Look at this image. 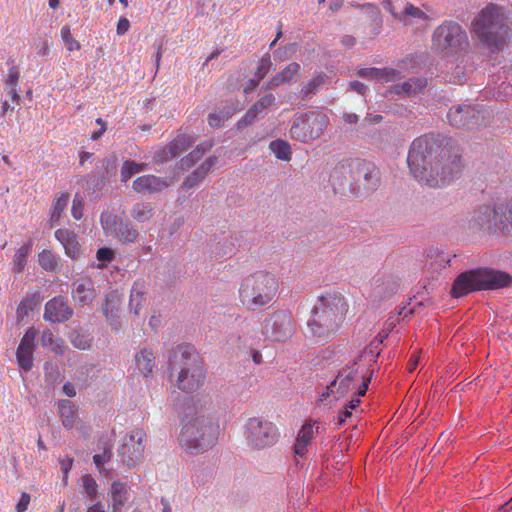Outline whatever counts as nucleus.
I'll return each mask as SVG.
<instances>
[{"mask_svg":"<svg viewBox=\"0 0 512 512\" xmlns=\"http://www.w3.org/2000/svg\"><path fill=\"white\" fill-rule=\"evenodd\" d=\"M407 163L418 182L434 188L449 184L463 170L459 149L439 144L431 135L420 136L412 142Z\"/></svg>","mask_w":512,"mask_h":512,"instance_id":"nucleus-1","label":"nucleus"},{"mask_svg":"<svg viewBox=\"0 0 512 512\" xmlns=\"http://www.w3.org/2000/svg\"><path fill=\"white\" fill-rule=\"evenodd\" d=\"M348 311L344 296L337 291H329L317 298L312 309L308 328L320 341L330 339L339 329Z\"/></svg>","mask_w":512,"mask_h":512,"instance_id":"nucleus-2","label":"nucleus"},{"mask_svg":"<svg viewBox=\"0 0 512 512\" xmlns=\"http://www.w3.org/2000/svg\"><path fill=\"white\" fill-rule=\"evenodd\" d=\"M170 375L176 374L177 387L187 393L197 391L206 378L203 363L196 349L188 344L175 347L168 357Z\"/></svg>","mask_w":512,"mask_h":512,"instance_id":"nucleus-3","label":"nucleus"},{"mask_svg":"<svg viewBox=\"0 0 512 512\" xmlns=\"http://www.w3.org/2000/svg\"><path fill=\"white\" fill-rule=\"evenodd\" d=\"M472 31L483 45L492 51L499 49L511 32L505 9L495 4L487 5L474 18Z\"/></svg>","mask_w":512,"mask_h":512,"instance_id":"nucleus-4","label":"nucleus"},{"mask_svg":"<svg viewBox=\"0 0 512 512\" xmlns=\"http://www.w3.org/2000/svg\"><path fill=\"white\" fill-rule=\"evenodd\" d=\"M511 284L512 276L509 273L488 268L472 269L455 279L451 294L459 298L473 291L500 289Z\"/></svg>","mask_w":512,"mask_h":512,"instance_id":"nucleus-5","label":"nucleus"},{"mask_svg":"<svg viewBox=\"0 0 512 512\" xmlns=\"http://www.w3.org/2000/svg\"><path fill=\"white\" fill-rule=\"evenodd\" d=\"M279 288L276 276L267 271H257L245 277L240 285V301L246 309H256L269 304Z\"/></svg>","mask_w":512,"mask_h":512,"instance_id":"nucleus-6","label":"nucleus"},{"mask_svg":"<svg viewBox=\"0 0 512 512\" xmlns=\"http://www.w3.org/2000/svg\"><path fill=\"white\" fill-rule=\"evenodd\" d=\"M218 430V425L208 418L196 417L183 425L179 441L183 448L196 454L214 444Z\"/></svg>","mask_w":512,"mask_h":512,"instance_id":"nucleus-7","label":"nucleus"},{"mask_svg":"<svg viewBox=\"0 0 512 512\" xmlns=\"http://www.w3.org/2000/svg\"><path fill=\"white\" fill-rule=\"evenodd\" d=\"M359 361L344 367L337 375L336 379L327 386L326 392L322 397L334 395L335 399L344 397L349 392L357 390L358 396H364L371 377H365L364 372L360 369Z\"/></svg>","mask_w":512,"mask_h":512,"instance_id":"nucleus-8","label":"nucleus"},{"mask_svg":"<svg viewBox=\"0 0 512 512\" xmlns=\"http://www.w3.org/2000/svg\"><path fill=\"white\" fill-rule=\"evenodd\" d=\"M329 122V117L321 112L310 111L296 115L290 128V137L303 143L317 139Z\"/></svg>","mask_w":512,"mask_h":512,"instance_id":"nucleus-9","label":"nucleus"},{"mask_svg":"<svg viewBox=\"0 0 512 512\" xmlns=\"http://www.w3.org/2000/svg\"><path fill=\"white\" fill-rule=\"evenodd\" d=\"M245 434L248 443L256 448L270 447L279 439L276 425L261 417L248 419Z\"/></svg>","mask_w":512,"mask_h":512,"instance_id":"nucleus-10","label":"nucleus"},{"mask_svg":"<svg viewBox=\"0 0 512 512\" xmlns=\"http://www.w3.org/2000/svg\"><path fill=\"white\" fill-rule=\"evenodd\" d=\"M295 331L290 312L280 310L271 313L264 321L263 335L266 339L283 342L289 340Z\"/></svg>","mask_w":512,"mask_h":512,"instance_id":"nucleus-11","label":"nucleus"},{"mask_svg":"<svg viewBox=\"0 0 512 512\" xmlns=\"http://www.w3.org/2000/svg\"><path fill=\"white\" fill-rule=\"evenodd\" d=\"M147 435L143 429H134L122 439L120 455L127 466L136 465L144 455Z\"/></svg>","mask_w":512,"mask_h":512,"instance_id":"nucleus-12","label":"nucleus"},{"mask_svg":"<svg viewBox=\"0 0 512 512\" xmlns=\"http://www.w3.org/2000/svg\"><path fill=\"white\" fill-rule=\"evenodd\" d=\"M432 41L440 49L456 48L467 42V34L460 24L450 20L435 29Z\"/></svg>","mask_w":512,"mask_h":512,"instance_id":"nucleus-13","label":"nucleus"},{"mask_svg":"<svg viewBox=\"0 0 512 512\" xmlns=\"http://www.w3.org/2000/svg\"><path fill=\"white\" fill-rule=\"evenodd\" d=\"M100 222L107 235L117 238L122 243H136L139 233L129 223L110 213H102Z\"/></svg>","mask_w":512,"mask_h":512,"instance_id":"nucleus-14","label":"nucleus"},{"mask_svg":"<svg viewBox=\"0 0 512 512\" xmlns=\"http://www.w3.org/2000/svg\"><path fill=\"white\" fill-rule=\"evenodd\" d=\"M341 174L349 173L351 179L360 178L361 176L369 185H376L378 181L379 171L377 167L368 161L360 159H344L337 168Z\"/></svg>","mask_w":512,"mask_h":512,"instance_id":"nucleus-15","label":"nucleus"},{"mask_svg":"<svg viewBox=\"0 0 512 512\" xmlns=\"http://www.w3.org/2000/svg\"><path fill=\"white\" fill-rule=\"evenodd\" d=\"M38 331L34 327L26 330L16 350V360L20 369L30 371L33 367V352L36 348L35 340Z\"/></svg>","mask_w":512,"mask_h":512,"instance_id":"nucleus-16","label":"nucleus"},{"mask_svg":"<svg viewBox=\"0 0 512 512\" xmlns=\"http://www.w3.org/2000/svg\"><path fill=\"white\" fill-rule=\"evenodd\" d=\"M481 112L469 105L451 108L448 113L449 123L456 127L472 129L481 124Z\"/></svg>","mask_w":512,"mask_h":512,"instance_id":"nucleus-17","label":"nucleus"},{"mask_svg":"<svg viewBox=\"0 0 512 512\" xmlns=\"http://www.w3.org/2000/svg\"><path fill=\"white\" fill-rule=\"evenodd\" d=\"M502 209L500 202L493 207L483 205L475 211L470 223L472 226L479 229H500V214Z\"/></svg>","mask_w":512,"mask_h":512,"instance_id":"nucleus-18","label":"nucleus"},{"mask_svg":"<svg viewBox=\"0 0 512 512\" xmlns=\"http://www.w3.org/2000/svg\"><path fill=\"white\" fill-rule=\"evenodd\" d=\"M73 310L68 301L62 297H54L45 304L44 319L53 323H62L70 319Z\"/></svg>","mask_w":512,"mask_h":512,"instance_id":"nucleus-19","label":"nucleus"},{"mask_svg":"<svg viewBox=\"0 0 512 512\" xmlns=\"http://www.w3.org/2000/svg\"><path fill=\"white\" fill-rule=\"evenodd\" d=\"M97 290L89 277H81L72 284V298L79 306L90 305L97 297Z\"/></svg>","mask_w":512,"mask_h":512,"instance_id":"nucleus-20","label":"nucleus"},{"mask_svg":"<svg viewBox=\"0 0 512 512\" xmlns=\"http://www.w3.org/2000/svg\"><path fill=\"white\" fill-rule=\"evenodd\" d=\"M168 185L169 184L165 179L148 174L136 178L133 181L132 188L137 193L151 194L162 191L168 187Z\"/></svg>","mask_w":512,"mask_h":512,"instance_id":"nucleus-21","label":"nucleus"},{"mask_svg":"<svg viewBox=\"0 0 512 512\" xmlns=\"http://www.w3.org/2000/svg\"><path fill=\"white\" fill-rule=\"evenodd\" d=\"M193 143L191 136L187 134H178L167 146L159 153L162 161H169L186 151Z\"/></svg>","mask_w":512,"mask_h":512,"instance_id":"nucleus-22","label":"nucleus"},{"mask_svg":"<svg viewBox=\"0 0 512 512\" xmlns=\"http://www.w3.org/2000/svg\"><path fill=\"white\" fill-rule=\"evenodd\" d=\"M120 304L121 301L118 295L115 292H110L106 294L105 302L101 307V311L109 322V325L115 329H118L121 325L118 315Z\"/></svg>","mask_w":512,"mask_h":512,"instance_id":"nucleus-23","label":"nucleus"},{"mask_svg":"<svg viewBox=\"0 0 512 512\" xmlns=\"http://www.w3.org/2000/svg\"><path fill=\"white\" fill-rule=\"evenodd\" d=\"M146 283L144 280H136L130 293L129 309L135 315H139L146 304Z\"/></svg>","mask_w":512,"mask_h":512,"instance_id":"nucleus-24","label":"nucleus"},{"mask_svg":"<svg viewBox=\"0 0 512 512\" xmlns=\"http://www.w3.org/2000/svg\"><path fill=\"white\" fill-rule=\"evenodd\" d=\"M300 65L296 62L289 63L284 69L275 74L267 82L266 89H271L280 86L284 83H289L296 79L300 74Z\"/></svg>","mask_w":512,"mask_h":512,"instance_id":"nucleus-25","label":"nucleus"},{"mask_svg":"<svg viewBox=\"0 0 512 512\" xmlns=\"http://www.w3.org/2000/svg\"><path fill=\"white\" fill-rule=\"evenodd\" d=\"M56 405L62 425L68 429L73 428L77 423L78 407L70 400H60Z\"/></svg>","mask_w":512,"mask_h":512,"instance_id":"nucleus-26","label":"nucleus"},{"mask_svg":"<svg viewBox=\"0 0 512 512\" xmlns=\"http://www.w3.org/2000/svg\"><path fill=\"white\" fill-rule=\"evenodd\" d=\"M216 163V156L207 158L195 171L185 178L183 186L186 188H192L198 185L205 178L208 172L216 165Z\"/></svg>","mask_w":512,"mask_h":512,"instance_id":"nucleus-27","label":"nucleus"},{"mask_svg":"<svg viewBox=\"0 0 512 512\" xmlns=\"http://www.w3.org/2000/svg\"><path fill=\"white\" fill-rule=\"evenodd\" d=\"M314 437V426L310 423H305L296 438L294 444V452L300 457H304L308 453V446Z\"/></svg>","mask_w":512,"mask_h":512,"instance_id":"nucleus-28","label":"nucleus"},{"mask_svg":"<svg viewBox=\"0 0 512 512\" xmlns=\"http://www.w3.org/2000/svg\"><path fill=\"white\" fill-rule=\"evenodd\" d=\"M109 495L111 497L112 512H121L127 499L126 485L119 481L111 484Z\"/></svg>","mask_w":512,"mask_h":512,"instance_id":"nucleus-29","label":"nucleus"},{"mask_svg":"<svg viewBox=\"0 0 512 512\" xmlns=\"http://www.w3.org/2000/svg\"><path fill=\"white\" fill-rule=\"evenodd\" d=\"M275 104V97L273 94L268 93L263 95L257 102H255L247 111L244 121L251 123L259 114H261L267 108H270Z\"/></svg>","mask_w":512,"mask_h":512,"instance_id":"nucleus-30","label":"nucleus"},{"mask_svg":"<svg viewBox=\"0 0 512 512\" xmlns=\"http://www.w3.org/2000/svg\"><path fill=\"white\" fill-rule=\"evenodd\" d=\"M426 85L427 82L424 79H409L408 81L394 85L392 90L399 95L412 96L420 93Z\"/></svg>","mask_w":512,"mask_h":512,"instance_id":"nucleus-31","label":"nucleus"},{"mask_svg":"<svg viewBox=\"0 0 512 512\" xmlns=\"http://www.w3.org/2000/svg\"><path fill=\"white\" fill-rule=\"evenodd\" d=\"M136 365L144 376H148L155 368V357L150 348L141 349L135 356Z\"/></svg>","mask_w":512,"mask_h":512,"instance_id":"nucleus-32","label":"nucleus"},{"mask_svg":"<svg viewBox=\"0 0 512 512\" xmlns=\"http://www.w3.org/2000/svg\"><path fill=\"white\" fill-rule=\"evenodd\" d=\"M154 216V207L151 203H136L131 209V217L140 223L149 222Z\"/></svg>","mask_w":512,"mask_h":512,"instance_id":"nucleus-33","label":"nucleus"},{"mask_svg":"<svg viewBox=\"0 0 512 512\" xmlns=\"http://www.w3.org/2000/svg\"><path fill=\"white\" fill-rule=\"evenodd\" d=\"M40 341L43 347L50 348L56 354H63L65 348L64 341L56 338L51 330H44Z\"/></svg>","mask_w":512,"mask_h":512,"instance_id":"nucleus-34","label":"nucleus"},{"mask_svg":"<svg viewBox=\"0 0 512 512\" xmlns=\"http://www.w3.org/2000/svg\"><path fill=\"white\" fill-rule=\"evenodd\" d=\"M40 266L50 272H59L61 268L60 259L51 251L43 250L38 256Z\"/></svg>","mask_w":512,"mask_h":512,"instance_id":"nucleus-35","label":"nucleus"},{"mask_svg":"<svg viewBox=\"0 0 512 512\" xmlns=\"http://www.w3.org/2000/svg\"><path fill=\"white\" fill-rule=\"evenodd\" d=\"M213 146L211 141L199 144L193 151H191L184 159L181 161L182 168H190L197 161H199L205 152L209 151Z\"/></svg>","mask_w":512,"mask_h":512,"instance_id":"nucleus-36","label":"nucleus"},{"mask_svg":"<svg viewBox=\"0 0 512 512\" xmlns=\"http://www.w3.org/2000/svg\"><path fill=\"white\" fill-rule=\"evenodd\" d=\"M327 76L325 74H318L311 80L302 85L300 95L302 99L315 95L318 89L325 83Z\"/></svg>","mask_w":512,"mask_h":512,"instance_id":"nucleus-37","label":"nucleus"},{"mask_svg":"<svg viewBox=\"0 0 512 512\" xmlns=\"http://www.w3.org/2000/svg\"><path fill=\"white\" fill-rule=\"evenodd\" d=\"M147 164L137 163L135 161L126 160L123 162L120 170L121 182L126 183L133 175L144 171Z\"/></svg>","mask_w":512,"mask_h":512,"instance_id":"nucleus-38","label":"nucleus"},{"mask_svg":"<svg viewBox=\"0 0 512 512\" xmlns=\"http://www.w3.org/2000/svg\"><path fill=\"white\" fill-rule=\"evenodd\" d=\"M31 252V244H25L21 246L13 257V266L16 273H21L27 264V257Z\"/></svg>","mask_w":512,"mask_h":512,"instance_id":"nucleus-39","label":"nucleus"},{"mask_svg":"<svg viewBox=\"0 0 512 512\" xmlns=\"http://www.w3.org/2000/svg\"><path fill=\"white\" fill-rule=\"evenodd\" d=\"M270 149L279 160L289 161L291 159V147L283 140H275L270 143Z\"/></svg>","mask_w":512,"mask_h":512,"instance_id":"nucleus-40","label":"nucleus"},{"mask_svg":"<svg viewBox=\"0 0 512 512\" xmlns=\"http://www.w3.org/2000/svg\"><path fill=\"white\" fill-rule=\"evenodd\" d=\"M69 202V194L68 193H62L59 197H57L51 208V221L57 222L61 216L64 210L66 209Z\"/></svg>","mask_w":512,"mask_h":512,"instance_id":"nucleus-41","label":"nucleus"},{"mask_svg":"<svg viewBox=\"0 0 512 512\" xmlns=\"http://www.w3.org/2000/svg\"><path fill=\"white\" fill-rule=\"evenodd\" d=\"M503 208L500 214V229L502 231H512V201L500 202Z\"/></svg>","mask_w":512,"mask_h":512,"instance_id":"nucleus-42","label":"nucleus"},{"mask_svg":"<svg viewBox=\"0 0 512 512\" xmlns=\"http://www.w3.org/2000/svg\"><path fill=\"white\" fill-rule=\"evenodd\" d=\"M82 487L86 496L91 500H95L98 496V484L96 480L90 475L85 474L82 476Z\"/></svg>","mask_w":512,"mask_h":512,"instance_id":"nucleus-43","label":"nucleus"},{"mask_svg":"<svg viewBox=\"0 0 512 512\" xmlns=\"http://www.w3.org/2000/svg\"><path fill=\"white\" fill-rule=\"evenodd\" d=\"M271 67H272V62H271L270 56L268 54H266L265 56H263L261 58L259 65L257 67V70L255 72L257 81L253 85V87L257 86L259 81L266 77V75L270 72Z\"/></svg>","mask_w":512,"mask_h":512,"instance_id":"nucleus-44","label":"nucleus"},{"mask_svg":"<svg viewBox=\"0 0 512 512\" xmlns=\"http://www.w3.org/2000/svg\"><path fill=\"white\" fill-rule=\"evenodd\" d=\"M61 38L70 52L80 49V43L73 38L71 29L69 26H63L61 28Z\"/></svg>","mask_w":512,"mask_h":512,"instance_id":"nucleus-45","label":"nucleus"},{"mask_svg":"<svg viewBox=\"0 0 512 512\" xmlns=\"http://www.w3.org/2000/svg\"><path fill=\"white\" fill-rule=\"evenodd\" d=\"M403 14L405 16H410L416 19L423 20L424 22H427L429 20V16L424 11H422L420 8L414 6L411 3L406 4L403 10Z\"/></svg>","mask_w":512,"mask_h":512,"instance_id":"nucleus-46","label":"nucleus"},{"mask_svg":"<svg viewBox=\"0 0 512 512\" xmlns=\"http://www.w3.org/2000/svg\"><path fill=\"white\" fill-rule=\"evenodd\" d=\"M96 257L99 262L102 264H98V268H103L106 266V263H110L114 258V252L111 248L103 247L97 250Z\"/></svg>","mask_w":512,"mask_h":512,"instance_id":"nucleus-47","label":"nucleus"},{"mask_svg":"<svg viewBox=\"0 0 512 512\" xmlns=\"http://www.w3.org/2000/svg\"><path fill=\"white\" fill-rule=\"evenodd\" d=\"M356 74L360 77L367 78L370 80H380L382 77L381 68H360L357 70Z\"/></svg>","mask_w":512,"mask_h":512,"instance_id":"nucleus-48","label":"nucleus"},{"mask_svg":"<svg viewBox=\"0 0 512 512\" xmlns=\"http://www.w3.org/2000/svg\"><path fill=\"white\" fill-rule=\"evenodd\" d=\"M64 250L66 255L72 259H77L81 256L82 249L80 243L77 241V236L64 247Z\"/></svg>","mask_w":512,"mask_h":512,"instance_id":"nucleus-49","label":"nucleus"},{"mask_svg":"<svg viewBox=\"0 0 512 512\" xmlns=\"http://www.w3.org/2000/svg\"><path fill=\"white\" fill-rule=\"evenodd\" d=\"M76 237V234L66 228L57 229L55 231V238L61 243L63 248Z\"/></svg>","mask_w":512,"mask_h":512,"instance_id":"nucleus-50","label":"nucleus"},{"mask_svg":"<svg viewBox=\"0 0 512 512\" xmlns=\"http://www.w3.org/2000/svg\"><path fill=\"white\" fill-rule=\"evenodd\" d=\"M71 213L74 219L81 220L84 215V200L75 195L72 203Z\"/></svg>","mask_w":512,"mask_h":512,"instance_id":"nucleus-51","label":"nucleus"},{"mask_svg":"<svg viewBox=\"0 0 512 512\" xmlns=\"http://www.w3.org/2000/svg\"><path fill=\"white\" fill-rule=\"evenodd\" d=\"M31 310V305L28 300H22L16 310V317L18 321H22L25 317L28 316Z\"/></svg>","mask_w":512,"mask_h":512,"instance_id":"nucleus-52","label":"nucleus"},{"mask_svg":"<svg viewBox=\"0 0 512 512\" xmlns=\"http://www.w3.org/2000/svg\"><path fill=\"white\" fill-rule=\"evenodd\" d=\"M19 79H20V74L17 71L16 67L10 68L8 71L7 79H6V88L18 87Z\"/></svg>","mask_w":512,"mask_h":512,"instance_id":"nucleus-53","label":"nucleus"},{"mask_svg":"<svg viewBox=\"0 0 512 512\" xmlns=\"http://www.w3.org/2000/svg\"><path fill=\"white\" fill-rule=\"evenodd\" d=\"M381 72H382L381 81H385V82L394 81V80L398 79L400 76V72L394 68H388V67L382 68Z\"/></svg>","mask_w":512,"mask_h":512,"instance_id":"nucleus-54","label":"nucleus"},{"mask_svg":"<svg viewBox=\"0 0 512 512\" xmlns=\"http://www.w3.org/2000/svg\"><path fill=\"white\" fill-rule=\"evenodd\" d=\"M228 116L221 115L219 113H210L208 115V124L212 128L220 127Z\"/></svg>","mask_w":512,"mask_h":512,"instance_id":"nucleus-55","label":"nucleus"},{"mask_svg":"<svg viewBox=\"0 0 512 512\" xmlns=\"http://www.w3.org/2000/svg\"><path fill=\"white\" fill-rule=\"evenodd\" d=\"M30 495L26 492H23L21 494V497L16 505V511L17 512H25L28 508V505L30 503Z\"/></svg>","mask_w":512,"mask_h":512,"instance_id":"nucleus-56","label":"nucleus"},{"mask_svg":"<svg viewBox=\"0 0 512 512\" xmlns=\"http://www.w3.org/2000/svg\"><path fill=\"white\" fill-rule=\"evenodd\" d=\"M130 28V22L127 18L121 17L117 23L116 32L118 35H124Z\"/></svg>","mask_w":512,"mask_h":512,"instance_id":"nucleus-57","label":"nucleus"},{"mask_svg":"<svg viewBox=\"0 0 512 512\" xmlns=\"http://www.w3.org/2000/svg\"><path fill=\"white\" fill-rule=\"evenodd\" d=\"M352 412L349 407L344 408L338 415L337 422L338 425H343L346 422V419L351 417Z\"/></svg>","mask_w":512,"mask_h":512,"instance_id":"nucleus-58","label":"nucleus"},{"mask_svg":"<svg viewBox=\"0 0 512 512\" xmlns=\"http://www.w3.org/2000/svg\"><path fill=\"white\" fill-rule=\"evenodd\" d=\"M63 392L68 397H75L76 396V389L74 385L70 382H67L63 385Z\"/></svg>","mask_w":512,"mask_h":512,"instance_id":"nucleus-59","label":"nucleus"},{"mask_svg":"<svg viewBox=\"0 0 512 512\" xmlns=\"http://www.w3.org/2000/svg\"><path fill=\"white\" fill-rule=\"evenodd\" d=\"M6 91L8 95L10 96L12 102H18L20 99L19 93H18V87H10L6 88Z\"/></svg>","mask_w":512,"mask_h":512,"instance_id":"nucleus-60","label":"nucleus"},{"mask_svg":"<svg viewBox=\"0 0 512 512\" xmlns=\"http://www.w3.org/2000/svg\"><path fill=\"white\" fill-rule=\"evenodd\" d=\"M350 87L353 91H356L359 94H363L366 90V86L359 81L351 82Z\"/></svg>","mask_w":512,"mask_h":512,"instance_id":"nucleus-61","label":"nucleus"},{"mask_svg":"<svg viewBox=\"0 0 512 512\" xmlns=\"http://www.w3.org/2000/svg\"><path fill=\"white\" fill-rule=\"evenodd\" d=\"M86 512H106V510L101 502H96L91 505Z\"/></svg>","mask_w":512,"mask_h":512,"instance_id":"nucleus-62","label":"nucleus"},{"mask_svg":"<svg viewBox=\"0 0 512 512\" xmlns=\"http://www.w3.org/2000/svg\"><path fill=\"white\" fill-rule=\"evenodd\" d=\"M341 43L346 47H352L356 43V39L351 35H345L342 37Z\"/></svg>","mask_w":512,"mask_h":512,"instance_id":"nucleus-63","label":"nucleus"},{"mask_svg":"<svg viewBox=\"0 0 512 512\" xmlns=\"http://www.w3.org/2000/svg\"><path fill=\"white\" fill-rule=\"evenodd\" d=\"M417 365L418 357L412 355L407 363V370L409 372H413L416 369Z\"/></svg>","mask_w":512,"mask_h":512,"instance_id":"nucleus-64","label":"nucleus"}]
</instances>
